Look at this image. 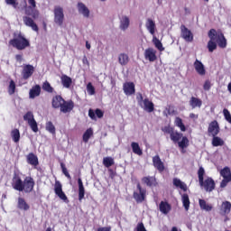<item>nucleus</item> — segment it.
I'll use <instances>...</instances> for the list:
<instances>
[{"instance_id": "ddd939ff", "label": "nucleus", "mask_w": 231, "mask_h": 231, "mask_svg": "<svg viewBox=\"0 0 231 231\" xmlns=\"http://www.w3.org/2000/svg\"><path fill=\"white\" fill-rule=\"evenodd\" d=\"M219 123L217 120L212 121L209 123L208 127V136H217L219 134Z\"/></svg>"}, {"instance_id": "473e14b6", "label": "nucleus", "mask_w": 231, "mask_h": 231, "mask_svg": "<svg viewBox=\"0 0 231 231\" xmlns=\"http://www.w3.org/2000/svg\"><path fill=\"white\" fill-rule=\"evenodd\" d=\"M173 185L177 189H180L181 190H183V192H187V189H188L187 184L185 182L181 181V180H180L178 178H174Z\"/></svg>"}, {"instance_id": "f257e3e1", "label": "nucleus", "mask_w": 231, "mask_h": 231, "mask_svg": "<svg viewBox=\"0 0 231 231\" xmlns=\"http://www.w3.org/2000/svg\"><path fill=\"white\" fill-rule=\"evenodd\" d=\"M23 1V7L25 8L24 14L25 16H23V22L25 26L32 28L33 32H39V26L35 23V19H39V10H37V2L35 0H27L28 4H26V0Z\"/></svg>"}, {"instance_id": "6ab92c4d", "label": "nucleus", "mask_w": 231, "mask_h": 231, "mask_svg": "<svg viewBox=\"0 0 231 231\" xmlns=\"http://www.w3.org/2000/svg\"><path fill=\"white\" fill-rule=\"evenodd\" d=\"M144 59L150 62H154L158 59L156 56V51L152 48H148L144 51Z\"/></svg>"}, {"instance_id": "4d7b16f0", "label": "nucleus", "mask_w": 231, "mask_h": 231, "mask_svg": "<svg viewBox=\"0 0 231 231\" xmlns=\"http://www.w3.org/2000/svg\"><path fill=\"white\" fill-rule=\"evenodd\" d=\"M136 231H147V229H145V226L141 222L137 225Z\"/></svg>"}, {"instance_id": "ea45409f", "label": "nucleus", "mask_w": 231, "mask_h": 231, "mask_svg": "<svg viewBox=\"0 0 231 231\" xmlns=\"http://www.w3.org/2000/svg\"><path fill=\"white\" fill-rule=\"evenodd\" d=\"M131 147L134 154H137V156H142V154H143V151H142L138 143L133 142Z\"/></svg>"}, {"instance_id": "69168bd1", "label": "nucleus", "mask_w": 231, "mask_h": 231, "mask_svg": "<svg viewBox=\"0 0 231 231\" xmlns=\"http://www.w3.org/2000/svg\"><path fill=\"white\" fill-rule=\"evenodd\" d=\"M43 28L46 31V22H43Z\"/></svg>"}, {"instance_id": "37998d69", "label": "nucleus", "mask_w": 231, "mask_h": 231, "mask_svg": "<svg viewBox=\"0 0 231 231\" xmlns=\"http://www.w3.org/2000/svg\"><path fill=\"white\" fill-rule=\"evenodd\" d=\"M91 136H93V128H88L83 134V142L85 143H88L89 142V138H91Z\"/></svg>"}, {"instance_id": "0e129e2a", "label": "nucleus", "mask_w": 231, "mask_h": 231, "mask_svg": "<svg viewBox=\"0 0 231 231\" xmlns=\"http://www.w3.org/2000/svg\"><path fill=\"white\" fill-rule=\"evenodd\" d=\"M167 111H168V115H174V113H175V111L171 110V108H168Z\"/></svg>"}, {"instance_id": "680f3d73", "label": "nucleus", "mask_w": 231, "mask_h": 231, "mask_svg": "<svg viewBox=\"0 0 231 231\" xmlns=\"http://www.w3.org/2000/svg\"><path fill=\"white\" fill-rule=\"evenodd\" d=\"M86 48L87 50H91V44H89V42H86Z\"/></svg>"}, {"instance_id": "a878e982", "label": "nucleus", "mask_w": 231, "mask_h": 231, "mask_svg": "<svg viewBox=\"0 0 231 231\" xmlns=\"http://www.w3.org/2000/svg\"><path fill=\"white\" fill-rule=\"evenodd\" d=\"M27 163H29V165H32L33 167H37V165H39V157H37V155H35L33 152H30L27 155Z\"/></svg>"}, {"instance_id": "f03ea898", "label": "nucleus", "mask_w": 231, "mask_h": 231, "mask_svg": "<svg viewBox=\"0 0 231 231\" xmlns=\"http://www.w3.org/2000/svg\"><path fill=\"white\" fill-rule=\"evenodd\" d=\"M13 189L18 192H25V194H30L35 189V180L32 176H26L24 180L21 179L19 173H14L12 183Z\"/></svg>"}, {"instance_id": "c03bdc74", "label": "nucleus", "mask_w": 231, "mask_h": 231, "mask_svg": "<svg viewBox=\"0 0 231 231\" xmlns=\"http://www.w3.org/2000/svg\"><path fill=\"white\" fill-rule=\"evenodd\" d=\"M175 125L182 131V133H185L187 131V127H185V125L183 124V120L180 117L175 118Z\"/></svg>"}, {"instance_id": "412c9836", "label": "nucleus", "mask_w": 231, "mask_h": 231, "mask_svg": "<svg viewBox=\"0 0 231 231\" xmlns=\"http://www.w3.org/2000/svg\"><path fill=\"white\" fill-rule=\"evenodd\" d=\"M124 93L126 96L134 95L136 93V89L134 88V82H126L123 86Z\"/></svg>"}, {"instance_id": "72a5a7b5", "label": "nucleus", "mask_w": 231, "mask_h": 231, "mask_svg": "<svg viewBox=\"0 0 231 231\" xmlns=\"http://www.w3.org/2000/svg\"><path fill=\"white\" fill-rule=\"evenodd\" d=\"M211 145L213 147H223V145H225V141L221 137L215 135L212 136Z\"/></svg>"}, {"instance_id": "3c124183", "label": "nucleus", "mask_w": 231, "mask_h": 231, "mask_svg": "<svg viewBox=\"0 0 231 231\" xmlns=\"http://www.w3.org/2000/svg\"><path fill=\"white\" fill-rule=\"evenodd\" d=\"M87 91L88 93H89V95H95V87H93V84H91V82L88 83Z\"/></svg>"}, {"instance_id": "f3484780", "label": "nucleus", "mask_w": 231, "mask_h": 231, "mask_svg": "<svg viewBox=\"0 0 231 231\" xmlns=\"http://www.w3.org/2000/svg\"><path fill=\"white\" fill-rule=\"evenodd\" d=\"M142 181L146 187H158V180H156V176L143 177Z\"/></svg>"}, {"instance_id": "0eeeda50", "label": "nucleus", "mask_w": 231, "mask_h": 231, "mask_svg": "<svg viewBox=\"0 0 231 231\" xmlns=\"http://www.w3.org/2000/svg\"><path fill=\"white\" fill-rule=\"evenodd\" d=\"M220 176H222L223 180L220 182V189H225L228 183L231 181V171L228 166L224 167L220 171Z\"/></svg>"}, {"instance_id": "f8f14e48", "label": "nucleus", "mask_w": 231, "mask_h": 231, "mask_svg": "<svg viewBox=\"0 0 231 231\" xmlns=\"http://www.w3.org/2000/svg\"><path fill=\"white\" fill-rule=\"evenodd\" d=\"M180 36L186 42H192L194 41V34L184 24L180 25Z\"/></svg>"}, {"instance_id": "58836bf2", "label": "nucleus", "mask_w": 231, "mask_h": 231, "mask_svg": "<svg viewBox=\"0 0 231 231\" xmlns=\"http://www.w3.org/2000/svg\"><path fill=\"white\" fill-rule=\"evenodd\" d=\"M181 141H178L177 143L180 147V149H181L182 151L184 149H187V147H189V138H187V136H183L180 138Z\"/></svg>"}, {"instance_id": "20e7f679", "label": "nucleus", "mask_w": 231, "mask_h": 231, "mask_svg": "<svg viewBox=\"0 0 231 231\" xmlns=\"http://www.w3.org/2000/svg\"><path fill=\"white\" fill-rule=\"evenodd\" d=\"M198 178L200 187H203L206 192H213L216 190V181L212 177H208L205 180V168L202 166L198 170Z\"/></svg>"}, {"instance_id": "bb28decb", "label": "nucleus", "mask_w": 231, "mask_h": 231, "mask_svg": "<svg viewBox=\"0 0 231 231\" xmlns=\"http://www.w3.org/2000/svg\"><path fill=\"white\" fill-rule=\"evenodd\" d=\"M79 185V201H82L84 196H86V189L84 188V183L82 182V179L78 180Z\"/></svg>"}, {"instance_id": "423d86ee", "label": "nucleus", "mask_w": 231, "mask_h": 231, "mask_svg": "<svg viewBox=\"0 0 231 231\" xmlns=\"http://www.w3.org/2000/svg\"><path fill=\"white\" fill-rule=\"evenodd\" d=\"M24 122H27L28 125L31 127L33 133H39V125H37V121H35V117L33 116V112L28 111L23 116Z\"/></svg>"}, {"instance_id": "a18cd8bd", "label": "nucleus", "mask_w": 231, "mask_h": 231, "mask_svg": "<svg viewBox=\"0 0 231 231\" xmlns=\"http://www.w3.org/2000/svg\"><path fill=\"white\" fill-rule=\"evenodd\" d=\"M45 129H46V131L51 133V134H55V133H56L55 125H53V123L51 121H48L46 123Z\"/></svg>"}, {"instance_id": "7ed1b4c3", "label": "nucleus", "mask_w": 231, "mask_h": 231, "mask_svg": "<svg viewBox=\"0 0 231 231\" xmlns=\"http://www.w3.org/2000/svg\"><path fill=\"white\" fill-rule=\"evenodd\" d=\"M208 36L210 39L208 42V50L209 53H212L215 50L219 48H226V38L221 30L216 31V29H211L208 32Z\"/></svg>"}, {"instance_id": "9d476101", "label": "nucleus", "mask_w": 231, "mask_h": 231, "mask_svg": "<svg viewBox=\"0 0 231 231\" xmlns=\"http://www.w3.org/2000/svg\"><path fill=\"white\" fill-rule=\"evenodd\" d=\"M54 23L58 26L64 24V9L60 6L54 7Z\"/></svg>"}, {"instance_id": "c9c22d12", "label": "nucleus", "mask_w": 231, "mask_h": 231, "mask_svg": "<svg viewBox=\"0 0 231 231\" xmlns=\"http://www.w3.org/2000/svg\"><path fill=\"white\" fill-rule=\"evenodd\" d=\"M189 106L192 107V109H196V107H201V106H203V101L198 97H191Z\"/></svg>"}, {"instance_id": "c756f323", "label": "nucleus", "mask_w": 231, "mask_h": 231, "mask_svg": "<svg viewBox=\"0 0 231 231\" xmlns=\"http://www.w3.org/2000/svg\"><path fill=\"white\" fill-rule=\"evenodd\" d=\"M78 10L84 17H89V9L84 5V3H78Z\"/></svg>"}, {"instance_id": "4c0bfd02", "label": "nucleus", "mask_w": 231, "mask_h": 231, "mask_svg": "<svg viewBox=\"0 0 231 231\" xmlns=\"http://www.w3.org/2000/svg\"><path fill=\"white\" fill-rule=\"evenodd\" d=\"M118 62L121 66H127V64H129V55L126 53H120L118 56Z\"/></svg>"}, {"instance_id": "7c9ffc66", "label": "nucleus", "mask_w": 231, "mask_h": 231, "mask_svg": "<svg viewBox=\"0 0 231 231\" xmlns=\"http://www.w3.org/2000/svg\"><path fill=\"white\" fill-rule=\"evenodd\" d=\"M199 205L200 209L205 210L206 212H210L212 211V208H214L211 204H208L203 199H199Z\"/></svg>"}, {"instance_id": "9b49d317", "label": "nucleus", "mask_w": 231, "mask_h": 231, "mask_svg": "<svg viewBox=\"0 0 231 231\" xmlns=\"http://www.w3.org/2000/svg\"><path fill=\"white\" fill-rule=\"evenodd\" d=\"M54 192L56 196H58V198H60V199H61L62 201H65V203L69 201L68 196H66V193H64V191L62 190V183H60L59 180H55Z\"/></svg>"}, {"instance_id": "8fccbe9b", "label": "nucleus", "mask_w": 231, "mask_h": 231, "mask_svg": "<svg viewBox=\"0 0 231 231\" xmlns=\"http://www.w3.org/2000/svg\"><path fill=\"white\" fill-rule=\"evenodd\" d=\"M60 167H61V171H62L64 176H66V178H68V180H71V175H69V172L68 171V169L66 168V165L61 162Z\"/></svg>"}, {"instance_id": "09e8293b", "label": "nucleus", "mask_w": 231, "mask_h": 231, "mask_svg": "<svg viewBox=\"0 0 231 231\" xmlns=\"http://www.w3.org/2000/svg\"><path fill=\"white\" fill-rule=\"evenodd\" d=\"M8 93L9 95H14V93H15V81H14V79L10 80V83L8 86Z\"/></svg>"}, {"instance_id": "13d9d810", "label": "nucleus", "mask_w": 231, "mask_h": 231, "mask_svg": "<svg viewBox=\"0 0 231 231\" xmlns=\"http://www.w3.org/2000/svg\"><path fill=\"white\" fill-rule=\"evenodd\" d=\"M97 231H111V226L99 227Z\"/></svg>"}, {"instance_id": "e433bc0d", "label": "nucleus", "mask_w": 231, "mask_h": 231, "mask_svg": "<svg viewBox=\"0 0 231 231\" xmlns=\"http://www.w3.org/2000/svg\"><path fill=\"white\" fill-rule=\"evenodd\" d=\"M11 137L13 142H14V143H19L20 140H21V132H19V129L14 128L11 131Z\"/></svg>"}, {"instance_id": "49530a36", "label": "nucleus", "mask_w": 231, "mask_h": 231, "mask_svg": "<svg viewBox=\"0 0 231 231\" xmlns=\"http://www.w3.org/2000/svg\"><path fill=\"white\" fill-rule=\"evenodd\" d=\"M103 165H105L107 169H109V167H112V165H115V159H113L112 157H105L103 159Z\"/></svg>"}, {"instance_id": "5701e85b", "label": "nucleus", "mask_w": 231, "mask_h": 231, "mask_svg": "<svg viewBox=\"0 0 231 231\" xmlns=\"http://www.w3.org/2000/svg\"><path fill=\"white\" fill-rule=\"evenodd\" d=\"M64 100L65 99L62 98V96H60V95L54 96L52 97V100H51V106H52L53 109L60 108V106H62Z\"/></svg>"}, {"instance_id": "de8ad7c7", "label": "nucleus", "mask_w": 231, "mask_h": 231, "mask_svg": "<svg viewBox=\"0 0 231 231\" xmlns=\"http://www.w3.org/2000/svg\"><path fill=\"white\" fill-rule=\"evenodd\" d=\"M42 88L43 91H46L47 93H53V91H55L53 87H51V84H50V82H48V81L43 82Z\"/></svg>"}, {"instance_id": "4468645a", "label": "nucleus", "mask_w": 231, "mask_h": 231, "mask_svg": "<svg viewBox=\"0 0 231 231\" xmlns=\"http://www.w3.org/2000/svg\"><path fill=\"white\" fill-rule=\"evenodd\" d=\"M139 102L143 103V109L144 111H147V113H152V111H154V103L149 100V98L143 99V96L142 94H139Z\"/></svg>"}, {"instance_id": "2eb2a0df", "label": "nucleus", "mask_w": 231, "mask_h": 231, "mask_svg": "<svg viewBox=\"0 0 231 231\" xmlns=\"http://www.w3.org/2000/svg\"><path fill=\"white\" fill-rule=\"evenodd\" d=\"M75 108V102L73 100H64V102L61 104V106H60V112L61 113H71L73 109Z\"/></svg>"}, {"instance_id": "4be33fe9", "label": "nucleus", "mask_w": 231, "mask_h": 231, "mask_svg": "<svg viewBox=\"0 0 231 231\" xmlns=\"http://www.w3.org/2000/svg\"><path fill=\"white\" fill-rule=\"evenodd\" d=\"M231 212V202L226 200L220 206V216H228Z\"/></svg>"}, {"instance_id": "cd10ccee", "label": "nucleus", "mask_w": 231, "mask_h": 231, "mask_svg": "<svg viewBox=\"0 0 231 231\" xmlns=\"http://www.w3.org/2000/svg\"><path fill=\"white\" fill-rule=\"evenodd\" d=\"M145 26L149 31V32L151 33V35H154L156 32V23L153 22V20L151 18H148L146 21Z\"/></svg>"}, {"instance_id": "774afa93", "label": "nucleus", "mask_w": 231, "mask_h": 231, "mask_svg": "<svg viewBox=\"0 0 231 231\" xmlns=\"http://www.w3.org/2000/svg\"><path fill=\"white\" fill-rule=\"evenodd\" d=\"M187 10H188L187 7H185V11H186V12H187Z\"/></svg>"}, {"instance_id": "1a4fd4ad", "label": "nucleus", "mask_w": 231, "mask_h": 231, "mask_svg": "<svg viewBox=\"0 0 231 231\" xmlns=\"http://www.w3.org/2000/svg\"><path fill=\"white\" fill-rule=\"evenodd\" d=\"M138 191H134L133 194L134 199H135L136 203H143L145 201L147 190L142 188L140 182L137 183Z\"/></svg>"}, {"instance_id": "864d4df0", "label": "nucleus", "mask_w": 231, "mask_h": 231, "mask_svg": "<svg viewBox=\"0 0 231 231\" xmlns=\"http://www.w3.org/2000/svg\"><path fill=\"white\" fill-rule=\"evenodd\" d=\"M6 5H11L14 8H17L19 6V3H17L15 0H5Z\"/></svg>"}, {"instance_id": "603ef678", "label": "nucleus", "mask_w": 231, "mask_h": 231, "mask_svg": "<svg viewBox=\"0 0 231 231\" xmlns=\"http://www.w3.org/2000/svg\"><path fill=\"white\" fill-rule=\"evenodd\" d=\"M210 88H212V84L210 80L207 79L203 85L204 91H210Z\"/></svg>"}, {"instance_id": "c85d7f7f", "label": "nucleus", "mask_w": 231, "mask_h": 231, "mask_svg": "<svg viewBox=\"0 0 231 231\" xmlns=\"http://www.w3.org/2000/svg\"><path fill=\"white\" fill-rule=\"evenodd\" d=\"M41 95V85L33 86L29 91V97L35 98Z\"/></svg>"}, {"instance_id": "6e6552de", "label": "nucleus", "mask_w": 231, "mask_h": 231, "mask_svg": "<svg viewBox=\"0 0 231 231\" xmlns=\"http://www.w3.org/2000/svg\"><path fill=\"white\" fill-rule=\"evenodd\" d=\"M162 131L164 133H167L168 134H170V138L171 140V142H173V143H178V142H180L183 136V134L178 132V131H174V129L171 126H165Z\"/></svg>"}, {"instance_id": "79ce46f5", "label": "nucleus", "mask_w": 231, "mask_h": 231, "mask_svg": "<svg viewBox=\"0 0 231 231\" xmlns=\"http://www.w3.org/2000/svg\"><path fill=\"white\" fill-rule=\"evenodd\" d=\"M152 43L154 44L155 48H156L159 51H165V48L163 47V44L162 43V42L160 41V39H158L156 36H153V38H152Z\"/></svg>"}, {"instance_id": "2f4dec72", "label": "nucleus", "mask_w": 231, "mask_h": 231, "mask_svg": "<svg viewBox=\"0 0 231 231\" xmlns=\"http://www.w3.org/2000/svg\"><path fill=\"white\" fill-rule=\"evenodd\" d=\"M17 208L19 210H30V205L26 203V200L23 198L19 197L17 202Z\"/></svg>"}, {"instance_id": "a19ab883", "label": "nucleus", "mask_w": 231, "mask_h": 231, "mask_svg": "<svg viewBox=\"0 0 231 231\" xmlns=\"http://www.w3.org/2000/svg\"><path fill=\"white\" fill-rule=\"evenodd\" d=\"M130 20L127 16H123L120 20V29L125 32L129 28Z\"/></svg>"}, {"instance_id": "bf43d9fd", "label": "nucleus", "mask_w": 231, "mask_h": 231, "mask_svg": "<svg viewBox=\"0 0 231 231\" xmlns=\"http://www.w3.org/2000/svg\"><path fill=\"white\" fill-rule=\"evenodd\" d=\"M15 59H16V60H17L18 62H21V60H23V55L17 54V55L15 56Z\"/></svg>"}, {"instance_id": "aec40b11", "label": "nucleus", "mask_w": 231, "mask_h": 231, "mask_svg": "<svg viewBox=\"0 0 231 231\" xmlns=\"http://www.w3.org/2000/svg\"><path fill=\"white\" fill-rule=\"evenodd\" d=\"M193 66L195 68V71H197L199 75H200L201 77L207 75L205 65H203V63L200 60H196L193 63Z\"/></svg>"}, {"instance_id": "f704fd0d", "label": "nucleus", "mask_w": 231, "mask_h": 231, "mask_svg": "<svg viewBox=\"0 0 231 231\" xmlns=\"http://www.w3.org/2000/svg\"><path fill=\"white\" fill-rule=\"evenodd\" d=\"M181 201L186 212H189V208H190V199L189 198V194L187 193L182 194Z\"/></svg>"}, {"instance_id": "393cba45", "label": "nucleus", "mask_w": 231, "mask_h": 231, "mask_svg": "<svg viewBox=\"0 0 231 231\" xmlns=\"http://www.w3.org/2000/svg\"><path fill=\"white\" fill-rule=\"evenodd\" d=\"M60 80L63 88H66L67 89H69V88H71V84H73V79L66 74L61 75Z\"/></svg>"}, {"instance_id": "a211bd4d", "label": "nucleus", "mask_w": 231, "mask_h": 231, "mask_svg": "<svg viewBox=\"0 0 231 231\" xmlns=\"http://www.w3.org/2000/svg\"><path fill=\"white\" fill-rule=\"evenodd\" d=\"M34 71L35 68H33L32 65H25L22 72L23 79H24V80H28V79L33 75Z\"/></svg>"}, {"instance_id": "6e6d98bb", "label": "nucleus", "mask_w": 231, "mask_h": 231, "mask_svg": "<svg viewBox=\"0 0 231 231\" xmlns=\"http://www.w3.org/2000/svg\"><path fill=\"white\" fill-rule=\"evenodd\" d=\"M95 113H96V116H97V118H103L104 117V112L101 109L97 108L95 110Z\"/></svg>"}, {"instance_id": "dca6fc26", "label": "nucleus", "mask_w": 231, "mask_h": 231, "mask_svg": "<svg viewBox=\"0 0 231 231\" xmlns=\"http://www.w3.org/2000/svg\"><path fill=\"white\" fill-rule=\"evenodd\" d=\"M152 165L159 172H163V171H165V164L162 162L160 155L152 157Z\"/></svg>"}, {"instance_id": "052dcab7", "label": "nucleus", "mask_w": 231, "mask_h": 231, "mask_svg": "<svg viewBox=\"0 0 231 231\" xmlns=\"http://www.w3.org/2000/svg\"><path fill=\"white\" fill-rule=\"evenodd\" d=\"M82 62H83V64H88V66H89V61L88 60V57L84 56Z\"/></svg>"}, {"instance_id": "39448f33", "label": "nucleus", "mask_w": 231, "mask_h": 231, "mask_svg": "<svg viewBox=\"0 0 231 231\" xmlns=\"http://www.w3.org/2000/svg\"><path fill=\"white\" fill-rule=\"evenodd\" d=\"M9 44L19 51H23V50L30 48V41H28L22 32H14V38L9 41Z\"/></svg>"}, {"instance_id": "b1692460", "label": "nucleus", "mask_w": 231, "mask_h": 231, "mask_svg": "<svg viewBox=\"0 0 231 231\" xmlns=\"http://www.w3.org/2000/svg\"><path fill=\"white\" fill-rule=\"evenodd\" d=\"M159 210L160 212H162V214L167 216V214H169V212L172 210V207L167 201H161V203L159 204Z\"/></svg>"}, {"instance_id": "e2e57ef3", "label": "nucleus", "mask_w": 231, "mask_h": 231, "mask_svg": "<svg viewBox=\"0 0 231 231\" xmlns=\"http://www.w3.org/2000/svg\"><path fill=\"white\" fill-rule=\"evenodd\" d=\"M189 118H198V116L194 113L189 114Z\"/></svg>"}, {"instance_id": "5fc2aeb1", "label": "nucleus", "mask_w": 231, "mask_h": 231, "mask_svg": "<svg viewBox=\"0 0 231 231\" xmlns=\"http://www.w3.org/2000/svg\"><path fill=\"white\" fill-rule=\"evenodd\" d=\"M88 116H89V118H91V120H97L96 113L91 108L88 110Z\"/></svg>"}, {"instance_id": "338daca9", "label": "nucleus", "mask_w": 231, "mask_h": 231, "mask_svg": "<svg viewBox=\"0 0 231 231\" xmlns=\"http://www.w3.org/2000/svg\"><path fill=\"white\" fill-rule=\"evenodd\" d=\"M45 231H51V227H48Z\"/></svg>"}]
</instances>
